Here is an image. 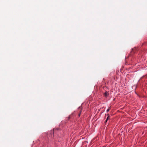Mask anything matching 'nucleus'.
<instances>
[{
	"label": "nucleus",
	"instance_id": "f257e3e1",
	"mask_svg": "<svg viewBox=\"0 0 147 147\" xmlns=\"http://www.w3.org/2000/svg\"><path fill=\"white\" fill-rule=\"evenodd\" d=\"M109 95V93L107 91H106L104 94V96L105 97H107Z\"/></svg>",
	"mask_w": 147,
	"mask_h": 147
},
{
	"label": "nucleus",
	"instance_id": "f03ea898",
	"mask_svg": "<svg viewBox=\"0 0 147 147\" xmlns=\"http://www.w3.org/2000/svg\"><path fill=\"white\" fill-rule=\"evenodd\" d=\"M110 109H111V107H109L108 109L106 111V112H108L109 111V110H110Z\"/></svg>",
	"mask_w": 147,
	"mask_h": 147
},
{
	"label": "nucleus",
	"instance_id": "7ed1b4c3",
	"mask_svg": "<svg viewBox=\"0 0 147 147\" xmlns=\"http://www.w3.org/2000/svg\"><path fill=\"white\" fill-rule=\"evenodd\" d=\"M105 115H106V116H107V117H110V115H109V114H105Z\"/></svg>",
	"mask_w": 147,
	"mask_h": 147
},
{
	"label": "nucleus",
	"instance_id": "20e7f679",
	"mask_svg": "<svg viewBox=\"0 0 147 147\" xmlns=\"http://www.w3.org/2000/svg\"><path fill=\"white\" fill-rule=\"evenodd\" d=\"M110 119V117H108L107 118V120H109Z\"/></svg>",
	"mask_w": 147,
	"mask_h": 147
},
{
	"label": "nucleus",
	"instance_id": "39448f33",
	"mask_svg": "<svg viewBox=\"0 0 147 147\" xmlns=\"http://www.w3.org/2000/svg\"><path fill=\"white\" fill-rule=\"evenodd\" d=\"M80 114H81V112H80V113H79V114L78 115V116L79 117H80Z\"/></svg>",
	"mask_w": 147,
	"mask_h": 147
},
{
	"label": "nucleus",
	"instance_id": "423d86ee",
	"mask_svg": "<svg viewBox=\"0 0 147 147\" xmlns=\"http://www.w3.org/2000/svg\"><path fill=\"white\" fill-rule=\"evenodd\" d=\"M107 121H108V120L106 119V120L105 121V122L106 123L107 122Z\"/></svg>",
	"mask_w": 147,
	"mask_h": 147
}]
</instances>
